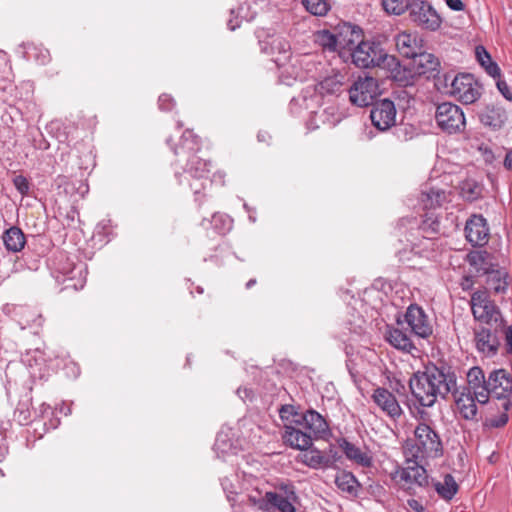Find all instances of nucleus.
I'll use <instances>...</instances> for the list:
<instances>
[{
  "label": "nucleus",
  "instance_id": "nucleus-1",
  "mask_svg": "<svg viewBox=\"0 0 512 512\" xmlns=\"http://www.w3.org/2000/svg\"><path fill=\"white\" fill-rule=\"evenodd\" d=\"M442 443L439 435L427 424L420 423L414 430V439L404 447L406 466L395 472V478L407 485L420 487L428 485V475L422 462L441 454Z\"/></svg>",
  "mask_w": 512,
  "mask_h": 512
},
{
  "label": "nucleus",
  "instance_id": "nucleus-2",
  "mask_svg": "<svg viewBox=\"0 0 512 512\" xmlns=\"http://www.w3.org/2000/svg\"><path fill=\"white\" fill-rule=\"evenodd\" d=\"M456 382L457 376L450 366L431 364L412 376L409 387L421 406L431 407L438 397L445 398L450 392H455Z\"/></svg>",
  "mask_w": 512,
  "mask_h": 512
},
{
  "label": "nucleus",
  "instance_id": "nucleus-3",
  "mask_svg": "<svg viewBox=\"0 0 512 512\" xmlns=\"http://www.w3.org/2000/svg\"><path fill=\"white\" fill-rule=\"evenodd\" d=\"M250 500L261 510L278 512H296V504L299 503V497L291 484L281 485L273 492H266L259 499L250 497Z\"/></svg>",
  "mask_w": 512,
  "mask_h": 512
},
{
  "label": "nucleus",
  "instance_id": "nucleus-4",
  "mask_svg": "<svg viewBox=\"0 0 512 512\" xmlns=\"http://www.w3.org/2000/svg\"><path fill=\"white\" fill-rule=\"evenodd\" d=\"M445 82L447 93L462 104L475 103L481 96V86L472 74L459 73L452 78L446 75Z\"/></svg>",
  "mask_w": 512,
  "mask_h": 512
},
{
  "label": "nucleus",
  "instance_id": "nucleus-5",
  "mask_svg": "<svg viewBox=\"0 0 512 512\" xmlns=\"http://www.w3.org/2000/svg\"><path fill=\"white\" fill-rule=\"evenodd\" d=\"M350 55L353 63L359 68H382L386 61L394 62L392 55H389L380 43L362 39Z\"/></svg>",
  "mask_w": 512,
  "mask_h": 512
},
{
  "label": "nucleus",
  "instance_id": "nucleus-6",
  "mask_svg": "<svg viewBox=\"0 0 512 512\" xmlns=\"http://www.w3.org/2000/svg\"><path fill=\"white\" fill-rule=\"evenodd\" d=\"M435 121L437 126L447 134L461 133L466 127L463 110L451 102H443L437 106Z\"/></svg>",
  "mask_w": 512,
  "mask_h": 512
},
{
  "label": "nucleus",
  "instance_id": "nucleus-7",
  "mask_svg": "<svg viewBox=\"0 0 512 512\" xmlns=\"http://www.w3.org/2000/svg\"><path fill=\"white\" fill-rule=\"evenodd\" d=\"M409 18L418 27L436 31L442 24V18L432 6L431 3L425 0H412L410 1Z\"/></svg>",
  "mask_w": 512,
  "mask_h": 512
},
{
  "label": "nucleus",
  "instance_id": "nucleus-8",
  "mask_svg": "<svg viewBox=\"0 0 512 512\" xmlns=\"http://www.w3.org/2000/svg\"><path fill=\"white\" fill-rule=\"evenodd\" d=\"M55 277L58 281H74L73 284H68L66 288L72 287L74 289L83 288L86 282V272L83 264L76 265L64 254H60L54 261Z\"/></svg>",
  "mask_w": 512,
  "mask_h": 512
},
{
  "label": "nucleus",
  "instance_id": "nucleus-9",
  "mask_svg": "<svg viewBox=\"0 0 512 512\" xmlns=\"http://www.w3.org/2000/svg\"><path fill=\"white\" fill-rule=\"evenodd\" d=\"M493 395L502 399V407L508 410L511 407L512 376L503 368L493 369L488 375V396Z\"/></svg>",
  "mask_w": 512,
  "mask_h": 512
},
{
  "label": "nucleus",
  "instance_id": "nucleus-10",
  "mask_svg": "<svg viewBox=\"0 0 512 512\" xmlns=\"http://www.w3.org/2000/svg\"><path fill=\"white\" fill-rule=\"evenodd\" d=\"M419 229L424 236L419 243L412 244L411 252L421 257L428 258L434 247L432 236L436 235L440 230L438 216L434 212L425 213Z\"/></svg>",
  "mask_w": 512,
  "mask_h": 512
},
{
  "label": "nucleus",
  "instance_id": "nucleus-11",
  "mask_svg": "<svg viewBox=\"0 0 512 512\" xmlns=\"http://www.w3.org/2000/svg\"><path fill=\"white\" fill-rule=\"evenodd\" d=\"M471 309L474 318L486 324L497 322L500 315L497 306L490 299L487 291H476L472 294Z\"/></svg>",
  "mask_w": 512,
  "mask_h": 512
},
{
  "label": "nucleus",
  "instance_id": "nucleus-12",
  "mask_svg": "<svg viewBox=\"0 0 512 512\" xmlns=\"http://www.w3.org/2000/svg\"><path fill=\"white\" fill-rule=\"evenodd\" d=\"M296 425L305 428V430L313 436L314 440H325L331 435V430L326 419L313 409L307 410L302 416H298Z\"/></svg>",
  "mask_w": 512,
  "mask_h": 512
},
{
  "label": "nucleus",
  "instance_id": "nucleus-13",
  "mask_svg": "<svg viewBox=\"0 0 512 512\" xmlns=\"http://www.w3.org/2000/svg\"><path fill=\"white\" fill-rule=\"evenodd\" d=\"M377 83L372 77L359 78L349 89V99L358 107L369 106L376 96Z\"/></svg>",
  "mask_w": 512,
  "mask_h": 512
},
{
  "label": "nucleus",
  "instance_id": "nucleus-14",
  "mask_svg": "<svg viewBox=\"0 0 512 512\" xmlns=\"http://www.w3.org/2000/svg\"><path fill=\"white\" fill-rule=\"evenodd\" d=\"M370 119L379 131H386L396 124V108L393 101L382 99L370 111Z\"/></svg>",
  "mask_w": 512,
  "mask_h": 512
},
{
  "label": "nucleus",
  "instance_id": "nucleus-15",
  "mask_svg": "<svg viewBox=\"0 0 512 512\" xmlns=\"http://www.w3.org/2000/svg\"><path fill=\"white\" fill-rule=\"evenodd\" d=\"M404 320L410 327L411 331L421 338H427L433 332L428 316L417 304H411L408 306L404 314Z\"/></svg>",
  "mask_w": 512,
  "mask_h": 512
},
{
  "label": "nucleus",
  "instance_id": "nucleus-16",
  "mask_svg": "<svg viewBox=\"0 0 512 512\" xmlns=\"http://www.w3.org/2000/svg\"><path fill=\"white\" fill-rule=\"evenodd\" d=\"M398 53L405 58H412L424 48V40L417 31H401L394 36Z\"/></svg>",
  "mask_w": 512,
  "mask_h": 512
},
{
  "label": "nucleus",
  "instance_id": "nucleus-17",
  "mask_svg": "<svg viewBox=\"0 0 512 512\" xmlns=\"http://www.w3.org/2000/svg\"><path fill=\"white\" fill-rule=\"evenodd\" d=\"M467 387L462 390L469 391L475 395L479 404H486L488 402V377H485L484 371L474 366L467 372Z\"/></svg>",
  "mask_w": 512,
  "mask_h": 512
},
{
  "label": "nucleus",
  "instance_id": "nucleus-18",
  "mask_svg": "<svg viewBox=\"0 0 512 512\" xmlns=\"http://www.w3.org/2000/svg\"><path fill=\"white\" fill-rule=\"evenodd\" d=\"M338 52L340 55L348 51L350 54L362 39V31L359 27L350 23H343L335 28Z\"/></svg>",
  "mask_w": 512,
  "mask_h": 512
},
{
  "label": "nucleus",
  "instance_id": "nucleus-19",
  "mask_svg": "<svg viewBox=\"0 0 512 512\" xmlns=\"http://www.w3.org/2000/svg\"><path fill=\"white\" fill-rule=\"evenodd\" d=\"M465 236L473 246H484L489 240V227L482 215H473L465 225Z\"/></svg>",
  "mask_w": 512,
  "mask_h": 512
},
{
  "label": "nucleus",
  "instance_id": "nucleus-20",
  "mask_svg": "<svg viewBox=\"0 0 512 512\" xmlns=\"http://www.w3.org/2000/svg\"><path fill=\"white\" fill-rule=\"evenodd\" d=\"M372 399L374 403L391 419L396 420L401 417L403 410L397 401L395 395L386 388L378 387L373 391Z\"/></svg>",
  "mask_w": 512,
  "mask_h": 512
},
{
  "label": "nucleus",
  "instance_id": "nucleus-21",
  "mask_svg": "<svg viewBox=\"0 0 512 512\" xmlns=\"http://www.w3.org/2000/svg\"><path fill=\"white\" fill-rule=\"evenodd\" d=\"M283 440L291 448L297 450L309 449L313 444V436H311L305 428L300 425L284 424Z\"/></svg>",
  "mask_w": 512,
  "mask_h": 512
},
{
  "label": "nucleus",
  "instance_id": "nucleus-22",
  "mask_svg": "<svg viewBox=\"0 0 512 512\" xmlns=\"http://www.w3.org/2000/svg\"><path fill=\"white\" fill-rule=\"evenodd\" d=\"M454 396L455 404L459 415L465 420L479 421V413L477 408V400L475 395L469 393V391L461 390L456 388L455 392H451Z\"/></svg>",
  "mask_w": 512,
  "mask_h": 512
},
{
  "label": "nucleus",
  "instance_id": "nucleus-23",
  "mask_svg": "<svg viewBox=\"0 0 512 512\" xmlns=\"http://www.w3.org/2000/svg\"><path fill=\"white\" fill-rule=\"evenodd\" d=\"M186 171L196 180L190 186L194 194L198 195L201 190L206 188L207 176L210 171L209 163L193 154L188 161Z\"/></svg>",
  "mask_w": 512,
  "mask_h": 512
},
{
  "label": "nucleus",
  "instance_id": "nucleus-24",
  "mask_svg": "<svg viewBox=\"0 0 512 512\" xmlns=\"http://www.w3.org/2000/svg\"><path fill=\"white\" fill-rule=\"evenodd\" d=\"M338 446L346 456V458L362 467H370L373 458L367 448H360L345 438H340Z\"/></svg>",
  "mask_w": 512,
  "mask_h": 512
},
{
  "label": "nucleus",
  "instance_id": "nucleus-25",
  "mask_svg": "<svg viewBox=\"0 0 512 512\" xmlns=\"http://www.w3.org/2000/svg\"><path fill=\"white\" fill-rule=\"evenodd\" d=\"M474 342L478 352L485 357L495 356L500 345L497 335L486 328L475 331Z\"/></svg>",
  "mask_w": 512,
  "mask_h": 512
},
{
  "label": "nucleus",
  "instance_id": "nucleus-26",
  "mask_svg": "<svg viewBox=\"0 0 512 512\" xmlns=\"http://www.w3.org/2000/svg\"><path fill=\"white\" fill-rule=\"evenodd\" d=\"M394 62L386 61L382 68L390 71V77L400 86H408L413 84L414 75L410 69L403 67L399 60L392 55Z\"/></svg>",
  "mask_w": 512,
  "mask_h": 512
},
{
  "label": "nucleus",
  "instance_id": "nucleus-27",
  "mask_svg": "<svg viewBox=\"0 0 512 512\" xmlns=\"http://www.w3.org/2000/svg\"><path fill=\"white\" fill-rule=\"evenodd\" d=\"M345 78V74L332 70L331 74L318 83L317 89L321 94H336L342 90Z\"/></svg>",
  "mask_w": 512,
  "mask_h": 512
},
{
  "label": "nucleus",
  "instance_id": "nucleus-28",
  "mask_svg": "<svg viewBox=\"0 0 512 512\" xmlns=\"http://www.w3.org/2000/svg\"><path fill=\"white\" fill-rule=\"evenodd\" d=\"M306 452L302 455V463L312 469H321L331 467L334 461L326 456L322 451L317 448L305 450Z\"/></svg>",
  "mask_w": 512,
  "mask_h": 512
},
{
  "label": "nucleus",
  "instance_id": "nucleus-29",
  "mask_svg": "<svg viewBox=\"0 0 512 512\" xmlns=\"http://www.w3.org/2000/svg\"><path fill=\"white\" fill-rule=\"evenodd\" d=\"M480 122L493 130H499L507 120L506 112L498 107H487L479 115Z\"/></svg>",
  "mask_w": 512,
  "mask_h": 512
},
{
  "label": "nucleus",
  "instance_id": "nucleus-30",
  "mask_svg": "<svg viewBox=\"0 0 512 512\" xmlns=\"http://www.w3.org/2000/svg\"><path fill=\"white\" fill-rule=\"evenodd\" d=\"M335 484L337 488L351 497H357L361 487L353 473L341 471L336 475Z\"/></svg>",
  "mask_w": 512,
  "mask_h": 512
},
{
  "label": "nucleus",
  "instance_id": "nucleus-31",
  "mask_svg": "<svg viewBox=\"0 0 512 512\" xmlns=\"http://www.w3.org/2000/svg\"><path fill=\"white\" fill-rule=\"evenodd\" d=\"M486 287L495 294H503L508 288V274L504 270L486 271Z\"/></svg>",
  "mask_w": 512,
  "mask_h": 512
},
{
  "label": "nucleus",
  "instance_id": "nucleus-32",
  "mask_svg": "<svg viewBox=\"0 0 512 512\" xmlns=\"http://www.w3.org/2000/svg\"><path fill=\"white\" fill-rule=\"evenodd\" d=\"M387 341L396 349L411 352L415 346L410 336L399 328H389L386 333Z\"/></svg>",
  "mask_w": 512,
  "mask_h": 512
},
{
  "label": "nucleus",
  "instance_id": "nucleus-33",
  "mask_svg": "<svg viewBox=\"0 0 512 512\" xmlns=\"http://www.w3.org/2000/svg\"><path fill=\"white\" fill-rule=\"evenodd\" d=\"M447 201V194L443 189L431 187L421 193V203L426 210L436 209Z\"/></svg>",
  "mask_w": 512,
  "mask_h": 512
},
{
  "label": "nucleus",
  "instance_id": "nucleus-34",
  "mask_svg": "<svg viewBox=\"0 0 512 512\" xmlns=\"http://www.w3.org/2000/svg\"><path fill=\"white\" fill-rule=\"evenodd\" d=\"M412 59H414L418 74L436 71L440 65L438 58L434 54L424 51V48Z\"/></svg>",
  "mask_w": 512,
  "mask_h": 512
},
{
  "label": "nucleus",
  "instance_id": "nucleus-35",
  "mask_svg": "<svg viewBox=\"0 0 512 512\" xmlns=\"http://www.w3.org/2000/svg\"><path fill=\"white\" fill-rule=\"evenodd\" d=\"M3 242L8 251L19 252L26 243L25 235L18 227H11L5 231Z\"/></svg>",
  "mask_w": 512,
  "mask_h": 512
},
{
  "label": "nucleus",
  "instance_id": "nucleus-36",
  "mask_svg": "<svg viewBox=\"0 0 512 512\" xmlns=\"http://www.w3.org/2000/svg\"><path fill=\"white\" fill-rule=\"evenodd\" d=\"M434 487L440 497L445 500H451L458 491V485L451 474H446L443 482H436Z\"/></svg>",
  "mask_w": 512,
  "mask_h": 512
},
{
  "label": "nucleus",
  "instance_id": "nucleus-37",
  "mask_svg": "<svg viewBox=\"0 0 512 512\" xmlns=\"http://www.w3.org/2000/svg\"><path fill=\"white\" fill-rule=\"evenodd\" d=\"M317 42L325 50H328L331 52H335V51L338 52L335 30L333 32H331L329 30H322V31L318 32Z\"/></svg>",
  "mask_w": 512,
  "mask_h": 512
},
{
  "label": "nucleus",
  "instance_id": "nucleus-38",
  "mask_svg": "<svg viewBox=\"0 0 512 512\" xmlns=\"http://www.w3.org/2000/svg\"><path fill=\"white\" fill-rule=\"evenodd\" d=\"M382 6L388 14L401 15L409 11L410 1L408 0H382Z\"/></svg>",
  "mask_w": 512,
  "mask_h": 512
},
{
  "label": "nucleus",
  "instance_id": "nucleus-39",
  "mask_svg": "<svg viewBox=\"0 0 512 512\" xmlns=\"http://www.w3.org/2000/svg\"><path fill=\"white\" fill-rule=\"evenodd\" d=\"M302 4L308 12L315 16H324L330 9L326 0H302Z\"/></svg>",
  "mask_w": 512,
  "mask_h": 512
},
{
  "label": "nucleus",
  "instance_id": "nucleus-40",
  "mask_svg": "<svg viewBox=\"0 0 512 512\" xmlns=\"http://www.w3.org/2000/svg\"><path fill=\"white\" fill-rule=\"evenodd\" d=\"M181 150L185 153H195L199 150V138L191 130L183 132Z\"/></svg>",
  "mask_w": 512,
  "mask_h": 512
},
{
  "label": "nucleus",
  "instance_id": "nucleus-41",
  "mask_svg": "<svg viewBox=\"0 0 512 512\" xmlns=\"http://www.w3.org/2000/svg\"><path fill=\"white\" fill-rule=\"evenodd\" d=\"M211 223L221 234H225L232 228V219L226 214L215 213L212 216Z\"/></svg>",
  "mask_w": 512,
  "mask_h": 512
},
{
  "label": "nucleus",
  "instance_id": "nucleus-42",
  "mask_svg": "<svg viewBox=\"0 0 512 512\" xmlns=\"http://www.w3.org/2000/svg\"><path fill=\"white\" fill-rule=\"evenodd\" d=\"M302 414L303 413L296 411L295 407L292 405H283L279 409L280 418L285 421V424L296 425L298 416H302Z\"/></svg>",
  "mask_w": 512,
  "mask_h": 512
},
{
  "label": "nucleus",
  "instance_id": "nucleus-43",
  "mask_svg": "<svg viewBox=\"0 0 512 512\" xmlns=\"http://www.w3.org/2000/svg\"><path fill=\"white\" fill-rule=\"evenodd\" d=\"M230 447L231 445L227 440V435L222 433L218 434L214 443V450L218 457H223L228 452Z\"/></svg>",
  "mask_w": 512,
  "mask_h": 512
},
{
  "label": "nucleus",
  "instance_id": "nucleus-44",
  "mask_svg": "<svg viewBox=\"0 0 512 512\" xmlns=\"http://www.w3.org/2000/svg\"><path fill=\"white\" fill-rule=\"evenodd\" d=\"M13 184L15 186V188L17 189V191L22 195H27L28 192H29V188H30V184L27 180L26 177L22 176V175H17L14 179H13Z\"/></svg>",
  "mask_w": 512,
  "mask_h": 512
},
{
  "label": "nucleus",
  "instance_id": "nucleus-45",
  "mask_svg": "<svg viewBox=\"0 0 512 512\" xmlns=\"http://www.w3.org/2000/svg\"><path fill=\"white\" fill-rule=\"evenodd\" d=\"M159 108L163 111L171 110L174 105V99L169 94H162L158 99Z\"/></svg>",
  "mask_w": 512,
  "mask_h": 512
},
{
  "label": "nucleus",
  "instance_id": "nucleus-46",
  "mask_svg": "<svg viewBox=\"0 0 512 512\" xmlns=\"http://www.w3.org/2000/svg\"><path fill=\"white\" fill-rule=\"evenodd\" d=\"M462 190L464 196L469 201L476 200L480 195V187L476 184L473 187H470L469 184H466Z\"/></svg>",
  "mask_w": 512,
  "mask_h": 512
},
{
  "label": "nucleus",
  "instance_id": "nucleus-47",
  "mask_svg": "<svg viewBox=\"0 0 512 512\" xmlns=\"http://www.w3.org/2000/svg\"><path fill=\"white\" fill-rule=\"evenodd\" d=\"M496 86H497V89L499 90V92L502 94V96L506 100L512 101V91L510 90L506 81L499 78L496 82Z\"/></svg>",
  "mask_w": 512,
  "mask_h": 512
},
{
  "label": "nucleus",
  "instance_id": "nucleus-48",
  "mask_svg": "<svg viewBox=\"0 0 512 512\" xmlns=\"http://www.w3.org/2000/svg\"><path fill=\"white\" fill-rule=\"evenodd\" d=\"M475 53L477 60L482 67L486 65L487 62L491 61V56L483 46L476 47Z\"/></svg>",
  "mask_w": 512,
  "mask_h": 512
},
{
  "label": "nucleus",
  "instance_id": "nucleus-49",
  "mask_svg": "<svg viewBox=\"0 0 512 512\" xmlns=\"http://www.w3.org/2000/svg\"><path fill=\"white\" fill-rule=\"evenodd\" d=\"M485 68V71L487 74H489L491 77L495 79H499L501 76V70L497 63L493 62L492 60L487 62L486 65L483 66Z\"/></svg>",
  "mask_w": 512,
  "mask_h": 512
},
{
  "label": "nucleus",
  "instance_id": "nucleus-50",
  "mask_svg": "<svg viewBox=\"0 0 512 512\" xmlns=\"http://www.w3.org/2000/svg\"><path fill=\"white\" fill-rule=\"evenodd\" d=\"M26 312L28 314H30L33 319L30 320L29 318H27L23 321H20L19 323H20L22 329H25L27 327H32V322L34 323L36 321H38V323H37L38 326L42 325V317L40 315H36L34 312L29 311V310H27Z\"/></svg>",
  "mask_w": 512,
  "mask_h": 512
},
{
  "label": "nucleus",
  "instance_id": "nucleus-51",
  "mask_svg": "<svg viewBox=\"0 0 512 512\" xmlns=\"http://www.w3.org/2000/svg\"><path fill=\"white\" fill-rule=\"evenodd\" d=\"M272 48H276L280 53L288 54L290 51V45L283 39H275L272 43Z\"/></svg>",
  "mask_w": 512,
  "mask_h": 512
},
{
  "label": "nucleus",
  "instance_id": "nucleus-52",
  "mask_svg": "<svg viewBox=\"0 0 512 512\" xmlns=\"http://www.w3.org/2000/svg\"><path fill=\"white\" fill-rule=\"evenodd\" d=\"M504 334L506 351L512 354V325L505 328Z\"/></svg>",
  "mask_w": 512,
  "mask_h": 512
},
{
  "label": "nucleus",
  "instance_id": "nucleus-53",
  "mask_svg": "<svg viewBox=\"0 0 512 512\" xmlns=\"http://www.w3.org/2000/svg\"><path fill=\"white\" fill-rule=\"evenodd\" d=\"M508 421V416L506 413H502L497 419H491L489 421V425L492 427H502Z\"/></svg>",
  "mask_w": 512,
  "mask_h": 512
},
{
  "label": "nucleus",
  "instance_id": "nucleus-54",
  "mask_svg": "<svg viewBox=\"0 0 512 512\" xmlns=\"http://www.w3.org/2000/svg\"><path fill=\"white\" fill-rule=\"evenodd\" d=\"M446 5L453 11L464 10V4L462 0H445Z\"/></svg>",
  "mask_w": 512,
  "mask_h": 512
},
{
  "label": "nucleus",
  "instance_id": "nucleus-55",
  "mask_svg": "<svg viewBox=\"0 0 512 512\" xmlns=\"http://www.w3.org/2000/svg\"><path fill=\"white\" fill-rule=\"evenodd\" d=\"M408 505L411 509H413L416 512H424L423 505L415 499L408 500Z\"/></svg>",
  "mask_w": 512,
  "mask_h": 512
},
{
  "label": "nucleus",
  "instance_id": "nucleus-56",
  "mask_svg": "<svg viewBox=\"0 0 512 512\" xmlns=\"http://www.w3.org/2000/svg\"><path fill=\"white\" fill-rule=\"evenodd\" d=\"M503 164L507 170L512 171V150L506 152Z\"/></svg>",
  "mask_w": 512,
  "mask_h": 512
},
{
  "label": "nucleus",
  "instance_id": "nucleus-57",
  "mask_svg": "<svg viewBox=\"0 0 512 512\" xmlns=\"http://www.w3.org/2000/svg\"><path fill=\"white\" fill-rule=\"evenodd\" d=\"M480 261H483V257H482L481 254L475 253V254H469L468 255V262L471 265H477L478 262H480Z\"/></svg>",
  "mask_w": 512,
  "mask_h": 512
},
{
  "label": "nucleus",
  "instance_id": "nucleus-58",
  "mask_svg": "<svg viewBox=\"0 0 512 512\" xmlns=\"http://www.w3.org/2000/svg\"><path fill=\"white\" fill-rule=\"evenodd\" d=\"M237 394L239 395V397L241 399H246V398H249L250 395H251V390L247 389V388H239L237 390Z\"/></svg>",
  "mask_w": 512,
  "mask_h": 512
},
{
  "label": "nucleus",
  "instance_id": "nucleus-59",
  "mask_svg": "<svg viewBox=\"0 0 512 512\" xmlns=\"http://www.w3.org/2000/svg\"><path fill=\"white\" fill-rule=\"evenodd\" d=\"M228 28L231 31H234L237 27H239V22L234 23L232 19H230L227 23Z\"/></svg>",
  "mask_w": 512,
  "mask_h": 512
},
{
  "label": "nucleus",
  "instance_id": "nucleus-60",
  "mask_svg": "<svg viewBox=\"0 0 512 512\" xmlns=\"http://www.w3.org/2000/svg\"><path fill=\"white\" fill-rule=\"evenodd\" d=\"M49 60V53L47 50L41 53V64H45Z\"/></svg>",
  "mask_w": 512,
  "mask_h": 512
},
{
  "label": "nucleus",
  "instance_id": "nucleus-61",
  "mask_svg": "<svg viewBox=\"0 0 512 512\" xmlns=\"http://www.w3.org/2000/svg\"><path fill=\"white\" fill-rule=\"evenodd\" d=\"M255 283L256 281L254 279H251L246 283V287L251 288Z\"/></svg>",
  "mask_w": 512,
  "mask_h": 512
},
{
  "label": "nucleus",
  "instance_id": "nucleus-62",
  "mask_svg": "<svg viewBox=\"0 0 512 512\" xmlns=\"http://www.w3.org/2000/svg\"><path fill=\"white\" fill-rule=\"evenodd\" d=\"M61 412H63L65 415H69L71 413V409L68 407V408H61Z\"/></svg>",
  "mask_w": 512,
  "mask_h": 512
},
{
  "label": "nucleus",
  "instance_id": "nucleus-63",
  "mask_svg": "<svg viewBox=\"0 0 512 512\" xmlns=\"http://www.w3.org/2000/svg\"><path fill=\"white\" fill-rule=\"evenodd\" d=\"M257 137H258L259 141H263L264 140V135L262 133H259Z\"/></svg>",
  "mask_w": 512,
  "mask_h": 512
},
{
  "label": "nucleus",
  "instance_id": "nucleus-64",
  "mask_svg": "<svg viewBox=\"0 0 512 512\" xmlns=\"http://www.w3.org/2000/svg\"><path fill=\"white\" fill-rule=\"evenodd\" d=\"M249 219H250V221H251V222H253V223L256 221V219H255L254 215H252V214H249Z\"/></svg>",
  "mask_w": 512,
  "mask_h": 512
}]
</instances>
